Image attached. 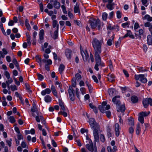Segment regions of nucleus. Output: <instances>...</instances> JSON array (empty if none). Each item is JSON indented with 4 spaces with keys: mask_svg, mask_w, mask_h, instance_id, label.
Here are the masks:
<instances>
[{
    "mask_svg": "<svg viewBox=\"0 0 152 152\" xmlns=\"http://www.w3.org/2000/svg\"><path fill=\"white\" fill-rule=\"evenodd\" d=\"M107 149L108 152H115L112 149L111 147L110 146H108L107 147Z\"/></svg>",
    "mask_w": 152,
    "mask_h": 152,
    "instance_id": "64",
    "label": "nucleus"
},
{
    "mask_svg": "<svg viewBox=\"0 0 152 152\" xmlns=\"http://www.w3.org/2000/svg\"><path fill=\"white\" fill-rule=\"evenodd\" d=\"M100 139L102 142H104L105 140V138L104 135L101 134L100 135Z\"/></svg>",
    "mask_w": 152,
    "mask_h": 152,
    "instance_id": "51",
    "label": "nucleus"
},
{
    "mask_svg": "<svg viewBox=\"0 0 152 152\" xmlns=\"http://www.w3.org/2000/svg\"><path fill=\"white\" fill-rule=\"evenodd\" d=\"M12 62L15 65L18 70L19 71L20 69L19 65L17 60L15 58H14L12 60Z\"/></svg>",
    "mask_w": 152,
    "mask_h": 152,
    "instance_id": "23",
    "label": "nucleus"
},
{
    "mask_svg": "<svg viewBox=\"0 0 152 152\" xmlns=\"http://www.w3.org/2000/svg\"><path fill=\"white\" fill-rule=\"evenodd\" d=\"M86 147L88 150L91 152H97L96 145H94L92 141L90 140L89 143L86 145Z\"/></svg>",
    "mask_w": 152,
    "mask_h": 152,
    "instance_id": "6",
    "label": "nucleus"
},
{
    "mask_svg": "<svg viewBox=\"0 0 152 152\" xmlns=\"http://www.w3.org/2000/svg\"><path fill=\"white\" fill-rule=\"evenodd\" d=\"M51 98L49 95H46L45 97V101L46 102H49L51 101Z\"/></svg>",
    "mask_w": 152,
    "mask_h": 152,
    "instance_id": "30",
    "label": "nucleus"
},
{
    "mask_svg": "<svg viewBox=\"0 0 152 152\" xmlns=\"http://www.w3.org/2000/svg\"><path fill=\"white\" fill-rule=\"evenodd\" d=\"M65 68V66L63 64H61L59 68V71L60 72H62Z\"/></svg>",
    "mask_w": 152,
    "mask_h": 152,
    "instance_id": "38",
    "label": "nucleus"
},
{
    "mask_svg": "<svg viewBox=\"0 0 152 152\" xmlns=\"http://www.w3.org/2000/svg\"><path fill=\"white\" fill-rule=\"evenodd\" d=\"M65 54L67 58L70 59L72 54V51L69 49H66L65 52Z\"/></svg>",
    "mask_w": 152,
    "mask_h": 152,
    "instance_id": "15",
    "label": "nucleus"
},
{
    "mask_svg": "<svg viewBox=\"0 0 152 152\" xmlns=\"http://www.w3.org/2000/svg\"><path fill=\"white\" fill-rule=\"evenodd\" d=\"M114 34H113L112 37V39H109L107 42V44L109 46H111L112 42H113L114 39Z\"/></svg>",
    "mask_w": 152,
    "mask_h": 152,
    "instance_id": "27",
    "label": "nucleus"
},
{
    "mask_svg": "<svg viewBox=\"0 0 152 152\" xmlns=\"http://www.w3.org/2000/svg\"><path fill=\"white\" fill-rule=\"evenodd\" d=\"M139 26L138 23L137 22L135 23L134 24V30H136V29H137L139 27Z\"/></svg>",
    "mask_w": 152,
    "mask_h": 152,
    "instance_id": "62",
    "label": "nucleus"
},
{
    "mask_svg": "<svg viewBox=\"0 0 152 152\" xmlns=\"http://www.w3.org/2000/svg\"><path fill=\"white\" fill-rule=\"evenodd\" d=\"M149 112L148 113H147V112H142L140 113L139 114L142 116V117H143L147 116L149 115Z\"/></svg>",
    "mask_w": 152,
    "mask_h": 152,
    "instance_id": "36",
    "label": "nucleus"
},
{
    "mask_svg": "<svg viewBox=\"0 0 152 152\" xmlns=\"http://www.w3.org/2000/svg\"><path fill=\"white\" fill-rule=\"evenodd\" d=\"M120 97V96H115L113 98L112 101L114 104H116L117 111L118 112H121L122 113H123L126 109L125 105H121L120 101L118 99H117L119 98Z\"/></svg>",
    "mask_w": 152,
    "mask_h": 152,
    "instance_id": "3",
    "label": "nucleus"
},
{
    "mask_svg": "<svg viewBox=\"0 0 152 152\" xmlns=\"http://www.w3.org/2000/svg\"><path fill=\"white\" fill-rule=\"evenodd\" d=\"M5 75L7 79H9L10 78V75L9 73L7 71H6L5 72Z\"/></svg>",
    "mask_w": 152,
    "mask_h": 152,
    "instance_id": "59",
    "label": "nucleus"
},
{
    "mask_svg": "<svg viewBox=\"0 0 152 152\" xmlns=\"http://www.w3.org/2000/svg\"><path fill=\"white\" fill-rule=\"evenodd\" d=\"M128 124L131 126H133L134 125V119L132 118H130L128 119Z\"/></svg>",
    "mask_w": 152,
    "mask_h": 152,
    "instance_id": "32",
    "label": "nucleus"
},
{
    "mask_svg": "<svg viewBox=\"0 0 152 152\" xmlns=\"http://www.w3.org/2000/svg\"><path fill=\"white\" fill-rule=\"evenodd\" d=\"M26 41H27V43L29 46H30L31 44V42L30 41L31 39V36L29 33H26Z\"/></svg>",
    "mask_w": 152,
    "mask_h": 152,
    "instance_id": "19",
    "label": "nucleus"
},
{
    "mask_svg": "<svg viewBox=\"0 0 152 152\" xmlns=\"http://www.w3.org/2000/svg\"><path fill=\"white\" fill-rule=\"evenodd\" d=\"M103 42V39L99 40L96 38L93 39L92 44L94 49V54H101L102 52V45Z\"/></svg>",
    "mask_w": 152,
    "mask_h": 152,
    "instance_id": "2",
    "label": "nucleus"
},
{
    "mask_svg": "<svg viewBox=\"0 0 152 152\" xmlns=\"http://www.w3.org/2000/svg\"><path fill=\"white\" fill-rule=\"evenodd\" d=\"M75 79L76 78L77 80H79L81 78V75L79 73H77L75 74Z\"/></svg>",
    "mask_w": 152,
    "mask_h": 152,
    "instance_id": "44",
    "label": "nucleus"
},
{
    "mask_svg": "<svg viewBox=\"0 0 152 152\" xmlns=\"http://www.w3.org/2000/svg\"><path fill=\"white\" fill-rule=\"evenodd\" d=\"M35 58L38 62L39 63L40 66H41L42 59L39 55H37L35 57Z\"/></svg>",
    "mask_w": 152,
    "mask_h": 152,
    "instance_id": "34",
    "label": "nucleus"
},
{
    "mask_svg": "<svg viewBox=\"0 0 152 152\" xmlns=\"http://www.w3.org/2000/svg\"><path fill=\"white\" fill-rule=\"evenodd\" d=\"M115 135L117 137H118L119 136L120 134L119 126L118 124L116 123L115 124Z\"/></svg>",
    "mask_w": 152,
    "mask_h": 152,
    "instance_id": "14",
    "label": "nucleus"
},
{
    "mask_svg": "<svg viewBox=\"0 0 152 152\" xmlns=\"http://www.w3.org/2000/svg\"><path fill=\"white\" fill-rule=\"evenodd\" d=\"M8 119L9 120L10 122L12 123H14L15 121V120L14 117L13 116H10L8 118Z\"/></svg>",
    "mask_w": 152,
    "mask_h": 152,
    "instance_id": "39",
    "label": "nucleus"
},
{
    "mask_svg": "<svg viewBox=\"0 0 152 152\" xmlns=\"http://www.w3.org/2000/svg\"><path fill=\"white\" fill-rule=\"evenodd\" d=\"M127 33L123 37V38H125L127 37H129L130 38L132 39H134V37L133 35L132 34V33L130 30H127Z\"/></svg>",
    "mask_w": 152,
    "mask_h": 152,
    "instance_id": "13",
    "label": "nucleus"
},
{
    "mask_svg": "<svg viewBox=\"0 0 152 152\" xmlns=\"http://www.w3.org/2000/svg\"><path fill=\"white\" fill-rule=\"evenodd\" d=\"M57 25H59L57 24V22L56 20H54L53 21V28L57 26Z\"/></svg>",
    "mask_w": 152,
    "mask_h": 152,
    "instance_id": "45",
    "label": "nucleus"
},
{
    "mask_svg": "<svg viewBox=\"0 0 152 152\" xmlns=\"http://www.w3.org/2000/svg\"><path fill=\"white\" fill-rule=\"evenodd\" d=\"M89 122L92 129H93V134L95 142H98L99 140V134L100 131L99 124L97 123L95 119L93 118L90 119Z\"/></svg>",
    "mask_w": 152,
    "mask_h": 152,
    "instance_id": "1",
    "label": "nucleus"
},
{
    "mask_svg": "<svg viewBox=\"0 0 152 152\" xmlns=\"http://www.w3.org/2000/svg\"><path fill=\"white\" fill-rule=\"evenodd\" d=\"M92 78L95 82L96 83H98V81L97 78V77L95 75H93L92 76Z\"/></svg>",
    "mask_w": 152,
    "mask_h": 152,
    "instance_id": "60",
    "label": "nucleus"
},
{
    "mask_svg": "<svg viewBox=\"0 0 152 152\" xmlns=\"http://www.w3.org/2000/svg\"><path fill=\"white\" fill-rule=\"evenodd\" d=\"M51 90L54 95L56 97H57L58 95L56 89L55 87L53 85L51 86Z\"/></svg>",
    "mask_w": 152,
    "mask_h": 152,
    "instance_id": "20",
    "label": "nucleus"
},
{
    "mask_svg": "<svg viewBox=\"0 0 152 152\" xmlns=\"http://www.w3.org/2000/svg\"><path fill=\"white\" fill-rule=\"evenodd\" d=\"M117 17L118 19L120 18L121 17V13L119 11H117L116 12Z\"/></svg>",
    "mask_w": 152,
    "mask_h": 152,
    "instance_id": "47",
    "label": "nucleus"
},
{
    "mask_svg": "<svg viewBox=\"0 0 152 152\" xmlns=\"http://www.w3.org/2000/svg\"><path fill=\"white\" fill-rule=\"evenodd\" d=\"M28 20L27 19H26L25 20V26L28 30L30 31L31 29V27L28 23Z\"/></svg>",
    "mask_w": 152,
    "mask_h": 152,
    "instance_id": "29",
    "label": "nucleus"
},
{
    "mask_svg": "<svg viewBox=\"0 0 152 152\" xmlns=\"http://www.w3.org/2000/svg\"><path fill=\"white\" fill-rule=\"evenodd\" d=\"M81 53L84 61L85 62L88 61L89 62V58L87 51L86 50L85 51H83L82 52L81 51Z\"/></svg>",
    "mask_w": 152,
    "mask_h": 152,
    "instance_id": "9",
    "label": "nucleus"
},
{
    "mask_svg": "<svg viewBox=\"0 0 152 152\" xmlns=\"http://www.w3.org/2000/svg\"><path fill=\"white\" fill-rule=\"evenodd\" d=\"M141 2L143 5L146 7L147 6V5L146 4L148 2L147 0H141Z\"/></svg>",
    "mask_w": 152,
    "mask_h": 152,
    "instance_id": "53",
    "label": "nucleus"
},
{
    "mask_svg": "<svg viewBox=\"0 0 152 152\" xmlns=\"http://www.w3.org/2000/svg\"><path fill=\"white\" fill-rule=\"evenodd\" d=\"M121 37H120L118 40L115 43V45L117 47H118V46L119 45V44H120L121 42Z\"/></svg>",
    "mask_w": 152,
    "mask_h": 152,
    "instance_id": "56",
    "label": "nucleus"
},
{
    "mask_svg": "<svg viewBox=\"0 0 152 152\" xmlns=\"http://www.w3.org/2000/svg\"><path fill=\"white\" fill-rule=\"evenodd\" d=\"M129 22L128 21L126 23L122 24V26L123 28H125L126 26L128 27L129 25Z\"/></svg>",
    "mask_w": 152,
    "mask_h": 152,
    "instance_id": "46",
    "label": "nucleus"
},
{
    "mask_svg": "<svg viewBox=\"0 0 152 152\" xmlns=\"http://www.w3.org/2000/svg\"><path fill=\"white\" fill-rule=\"evenodd\" d=\"M108 93L110 96L112 97L116 94V91L113 88H111L108 90Z\"/></svg>",
    "mask_w": 152,
    "mask_h": 152,
    "instance_id": "12",
    "label": "nucleus"
},
{
    "mask_svg": "<svg viewBox=\"0 0 152 152\" xmlns=\"http://www.w3.org/2000/svg\"><path fill=\"white\" fill-rule=\"evenodd\" d=\"M58 26L57 25V29L54 32V35L52 38L54 39H57L58 36Z\"/></svg>",
    "mask_w": 152,
    "mask_h": 152,
    "instance_id": "16",
    "label": "nucleus"
},
{
    "mask_svg": "<svg viewBox=\"0 0 152 152\" xmlns=\"http://www.w3.org/2000/svg\"><path fill=\"white\" fill-rule=\"evenodd\" d=\"M137 69L140 72H145L147 71L146 69H143V68L142 67H139Z\"/></svg>",
    "mask_w": 152,
    "mask_h": 152,
    "instance_id": "54",
    "label": "nucleus"
},
{
    "mask_svg": "<svg viewBox=\"0 0 152 152\" xmlns=\"http://www.w3.org/2000/svg\"><path fill=\"white\" fill-rule=\"evenodd\" d=\"M74 90L72 87L69 86L68 89V93L69 95V97L70 99L72 101L75 100V94L74 93Z\"/></svg>",
    "mask_w": 152,
    "mask_h": 152,
    "instance_id": "10",
    "label": "nucleus"
},
{
    "mask_svg": "<svg viewBox=\"0 0 152 152\" xmlns=\"http://www.w3.org/2000/svg\"><path fill=\"white\" fill-rule=\"evenodd\" d=\"M72 86L75 88L76 86V81L75 77H73L72 79Z\"/></svg>",
    "mask_w": 152,
    "mask_h": 152,
    "instance_id": "35",
    "label": "nucleus"
},
{
    "mask_svg": "<svg viewBox=\"0 0 152 152\" xmlns=\"http://www.w3.org/2000/svg\"><path fill=\"white\" fill-rule=\"evenodd\" d=\"M31 110L32 112L34 113L37 111L38 110L37 107H32L31 108Z\"/></svg>",
    "mask_w": 152,
    "mask_h": 152,
    "instance_id": "63",
    "label": "nucleus"
},
{
    "mask_svg": "<svg viewBox=\"0 0 152 152\" xmlns=\"http://www.w3.org/2000/svg\"><path fill=\"white\" fill-rule=\"evenodd\" d=\"M107 16V14L106 12L103 13L102 14V17L103 20H106Z\"/></svg>",
    "mask_w": 152,
    "mask_h": 152,
    "instance_id": "41",
    "label": "nucleus"
},
{
    "mask_svg": "<svg viewBox=\"0 0 152 152\" xmlns=\"http://www.w3.org/2000/svg\"><path fill=\"white\" fill-rule=\"evenodd\" d=\"M89 22L91 28L92 29H94L97 27L99 30L101 29V23L99 19H93L90 20Z\"/></svg>",
    "mask_w": 152,
    "mask_h": 152,
    "instance_id": "4",
    "label": "nucleus"
},
{
    "mask_svg": "<svg viewBox=\"0 0 152 152\" xmlns=\"http://www.w3.org/2000/svg\"><path fill=\"white\" fill-rule=\"evenodd\" d=\"M142 104L144 107L145 108H147L149 104L151 106H152V99L150 98H144L142 100Z\"/></svg>",
    "mask_w": 152,
    "mask_h": 152,
    "instance_id": "8",
    "label": "nucleus"
},
{
    "mask_svg": "<svg viewBox=\"0 0 152 152\" xmlns=\"http://www.w3.org/2000/svg\"><path fill=\"white\" fill-rule=\"evenodd\" d=\"M76 94L77 96V97L78 98H80V95H79V89L78 88H76Z\"/></svg>",
    "mask_w": 152,
    "mask_h": 152,
    "instance_id": "55",
    "label": "nucleus"
},
{
    "mask_svg": "<svg viewBox=\"0 0 152 152\" xmlns=\"http://www.w3.org/2000/svg\"><path fill=\"white\" fill-rule=\"evenodd\" d=\"M129 132L130 134L133 135L134 132L133 128L132 127H130L129 129Z\"/></svg>",
    "mask_w": 152,
    "mask_h": 152,
    "instance_id": "52",
    "label": "nucleus"
},
{
    "mask_svg": "<svg viewBox=\"0 0 152 152\" xmlns=\"http://www.w3.org/2000/svg\"><path fill=\"white\" fill-rule=\"evenodd\" d=\"M114 5V3L108 4L107 5L106 7L108 9L111 10L114 9L113 6Z\"/></svg>",
    "mask_w": 152,
    "mask_h": 152,
    "instance_id": "24",
    "label": "nucleus"
},
{
    "mask_svg": "<svg viewBox=\"0 0 152 152\" xmlns=\"http://www.w3.org/2000/svg\"><path fill=\"white\" fill-rule=\"evenodd\" d=\"M94 56L96 61V64L94 66V69L97 71L99 70V66H104V63L101 60V57L100 54H94Z\"/></svg>",
    "mask_w": 152,
    "mask_h": 152,
    "instance_id": "5",
    "label": "nucleus"
},
{
    "mask_svg": "<svg viewBox=\"0 0 152 152\" xmlns=\"http://www.w3.org/2000/svg\"><path fill=\"white\" fill-rule=\"evenodd\" d=\"M143 19H147L149 21H151L152 17H150L148 15H146L145 16Z\"/></svg>",
    "mask_w": 152,
    "mask_h": 152,
    "instance_id": "33",
    "label": "nucleus"
},
{
    "mask_svg": "<svg viewBox=\"0 0 152 152\" xmlns=\"http://www.w3.org/2000/svg\"><path fill=\"white\" fill-rule=\"evenodd\" d=\"M147 43L149 45H151L152 44V38L151 35H148L147 37Z\"/></svg>",
    "mask_w": 152,
    "mask_h": 152,
    "instance_id": "28",
    "label": "nucleus"
},
{
    "mask_svg": "<svg viewBox=\"0 0 152 152\" xmlns=\"http://www.w3.org/2000/svg\"><path fill=\"white\" fill-rule=\"evenodd\" d=\"M139 121L142 124L144 123V119L142 116L139 114V116L138 119Z\"/></svg>",
    "mask_w": 152,
    "mask_h": 152,
    "instance_id": "40",
    "label": "nucleus"
},
{
    "mask_svg": "<svg viewBox=\"0 0 152 152\" xmlns=\"http://www.w3.org/2000/svg\"><path fill=\"white\" fill-rule=\"evenodd\" d=\"M59 105L61 107V109L63 111H65L66 109L64 106L63 102L61 100H59Z\"/></svg>",
    "mask_w": 152,
    "mask_h": 152,
    "instance_id": "31",
    "label": "nucleus"
},
{
    "mask_svg": "<svg viewBox=\"0 0 152 152\" xmlns=\"http://www.w3.org/2000/svg\"><path fill=\"white\" fill-rule=\"evenodd\" d=\"M53 5L54 7L57 9H59L60 7V4L58 1L55 3H54Z\"/></svg>",
    "mask_w": 152,
    "mask_h": 152,
    "instance_id": "37",
    "label": "nucleus"
},
{
    "mask_svg": "<svg viewBox=\"0 0 152 152\" xmlns=\"http://www.w3.org/2000/svg\"><path fill=\"white\" fill-rule=\"evenodd\" d=\"M141 127L140 125L139 124H138L137 126L136 133L137 135H139L140 133Z\"/></svg>",
    "mask_w": 152,
    "mask_h": 152,
    "instance_id": "21",
    "label": "nucleus"
},
{
    "mask_svg": "<svg viewBox=\"0 0 152 152\" xmlns=\"http://www.w3.org/2000/svg\"><path fill=\"white\" fill-rule=\"evenodd\" d=\"M21 146L23 148H26V143L24 141L22 142H21Z\"/></svg>",
    "mask_w": 152,
    "mask_h": 152,
    "instance_id": "61",
    "label": "nucleus"
},
{
    "mask_svg": "<svg viewBox=\"0 0 152 152\" xmlns=\"http://www.w3.org/2000/svg\"><path fill=\"white\" fill-rule=\"evenodd\" d=\"M51 92L50 90L48 88L46 89L45 90L42 91L41 93V94L43 96H45L46 94H49Z\"/></svg>",
    "mask_w": 152,
    "mask_h": 152,
    "instance_id": "18",
    "label": "nucleus"
},
{
    "mask_svg": "<svg viewBox=\"0 0 152 152\" xmlns=\"http://www.w3.org/2000/svg\"><path fill=\"white\" fill-rule=\"evenodd\" d=\"M38 76V79L40 80H42L43 79V76L41 74L39 73H37Z\"/></svg>",
    "mask_w": 152,
    "mask_h": 152,
    "instance_id": "49",
    "label": "nucleus"
},
{
    "mask_svg": "<svg viewBox=\"0 0 152 152\" xmlns=\"http://www.w3.org/2000/svg\"><path fill=\"white\" fill-rule=\"evenodd\" d=\"M131 100L133 103H136L138 101V99L136 96H133L131 98Z\"/></svg>",
    "mask_w": 152,
    "mask_h": 152,
    "instance_id": "25",
    "label": "nucleus"
},
{
    "mask_svg": "<svg viewBox=\"0 0 152 152\" xmlns=\"http://www.w3.org/2000/svg\"><path fill=\"white\" fill-rule=\"evenodd\" d=\"M74 22L77 25L79 26H81V22L79 20H75L74 21Z\"/></svg>",
    "mask_w": 152,
    "mask_h": 152,
    "instance_id": "57",
    "label": "nucleus"
},
{
    "mask_svg": "<svg viewBox=\"0 0 152 152\" xmlns=\"http://www.w3.org/2000/svg\"><path fill=\"white\" fill-rule=\"evenodd\" d=\"M110 106L109 105H107L106 106H99L98 108L100 111L102 113H104L106 111L110 108Z\"/></svg>",
    "mask_w": 152,
    "mask_h": 152,
    "instance_id": "11",
    "label": "nucleus"
},
{
    "mask_svg": "<svg viewBox=\"0 0 152 152\" xmlns=\"http://www.w3.org/2000/svg\"><path fill=\"white\" fill-rule=\"evenodd\" d=\"M10 88L12 91H14L15 90H17L18 89L17 86L15 85H11Z\"/></svg>",
    "mask_w": 152,
    "mask_h": 152,
    "instance_id": "42",
    "label": "nucleus"
},
{
    "mask_svg": "<svg viewBox=\"0 0 152 152\" xmlns=\"http://www.w3.org/2000/svg\"><path fill=\"white\" fill-rule=\"evenodd\" d=\"M74 11L75 13H78L79 14L80 13L79 7L78 4L77 3H76V5L74 7Z\"/></svg>",
    "mask_w": 152,
    "mask_h": 152,
    "instance_id": "22",
    "label": "nucleus"
},
{
    "mask_svg": "<svg viewBox=\"0 0 152 152\" xmlns=\"http://www.w3.org/2000/svg\"><path fill=\"white\" fill-rule=\"evenodd\" d=\"M107 76H108V81L112 82L114 81L115 76L113 74H109Z\"/></svg>",
    "mask_w": 152,
    "mask_h": 152,
    "instance_id": "17",
    "label": "nucleus"
},
{
    "mask_svg": "<svg viewBox=\"0 0 152 152\" xmlns=\"http://www.w3.org/2000/svg\"><path fill=\"white\" fill-rule=\"evenodd\" d=\"M80 91H81L82 94L84 95L85 94V88L84 87L81 88H80Z\"/></svg>",
    "mask_w": 152,
    "mask_h": 152,
    "instance_id": "58",
    "label": "nucleus"
},
{
    "mask_svg": "<svg viewBox=\"0 0 152 152\" xmlns=\"http://www.w3.org/2000/svg\"><path fill=\"white\" fill-rule=\"evenodd\" d=\"M147 74H140L139 75H134V78L136 80H140V81L142 83H147V78L145 77H147Z\"/></svg>",
    "mask_w": 152,
    "mask_h": 152,
    "instance_id": "7",
    "label": "nucleus"
},
{
    "mask_svg": "<svg viewBox=\"0 0 152 152\" xmlns=\"http://www.w3.org/2000/svg\"><path fill=\"white\" fill-rule=\"evenodd\" d=\"M40 119H41V120L42 121V124H43L44 125H45V127L48 129V128L46 127V126L45 124L46 122H45V120H44V118L42 116L40 115Z\"/></svg>",
    "mask_w": 152,
    "mask_h": 152,
    "instance_id": "43",
    "label": "nucleus"
},
{
    "mask_svg": "<svg viewBox=\"0 0 152 152\" xmlns=\"http://www.w3.org/2000/svg\"><path fill=\"white\" fill-rule=\"evenodd\" d=\"M44 30L43 29L41 30L39 33V39L41 40H42L44 38Z\"/></svg>",
    "mask_w": 152,
    "mask_h": 152,
    "instance_id": "26",
    "label": "nucleus"
},
{
    "mask_svg": "<svg viewBox=\"0 0 152 152\" xmlns=\"http://www.w3.org/2000/svg\"><path fill=\"white\" fill-rule=\"evenodd\" d=\"M63 111H60L58 114L63 115L64 117H66L67 116V113L66 112Z\"/></svg>",
    "mask_w": 152,
    "mask_h": 152,
    "instance_id": "50",
    "label": "nucleus"
},
{
    "mask_svg": "<svg viewBox=\"0 0 152 152\" xmlns=\"http://www.w3.org/2000/svg\"><path fill=\"white\" fill-rule=\"evenodd\" d=\"M25 85L26 90L29 91V92H31L32 91L31 90H30V88L29 85L27 83H25Z\"/></svg>",
    "mask_w": 152,
    "mask_h": 152,
    "instance_id": "48",
    "label": "nucleus"
}]
</instances>
